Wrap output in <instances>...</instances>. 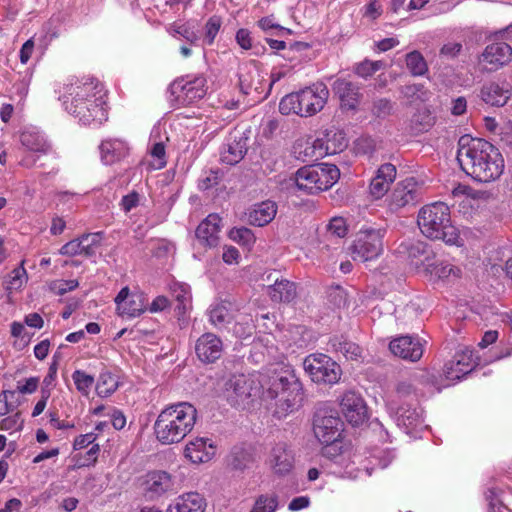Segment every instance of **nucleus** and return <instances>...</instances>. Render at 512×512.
<instances>
[{"mask_svg": "<svg viewBox=\"0 0 512 512\" xmlns=\"http://www.w3.org/2000/svg\"><path fill=\"white\" fill-rule=\"evenodd\" d=\"M476 365H480V361L478 357L474 356L473 350L468 347L458 350L453 358L444 365L443 375L449 382L447 386L461 380Z\"/></svg>", "mask_w": 512, "mask_h": 512, "instance_id": "13", "label": "nucleus"}, {"mask_svg": "<svg viewBox=\"0 0 512 512\" xmlns=\"http://www.w3.org/2000/svg\"><path fill=\"white\" fill-rule=\"evenodd\" d=\"M20 141L28 153L21 159L20 164L30 168L36 164L37 158L34 154L43 155L49 151V144L44 136L35 129H26L20 135Z\"/></svg>", "mask_w": 512, "mask_h": 512, "instance_id": "17", "label": "nucleus"}, {"mask_svg": "<svg viewBox=\"0 0 512 512\" xmlns=\"http://www.w3.org/2000/svg\"><path fill=\"white\" fill-rule=\"evenodd\" d=\"M388 409L394 414L397 426L403 429L406 434H410L424 426L422 410L418 407H412L410 404L399 406L398 401L390 400L388 402Z\"/></svg>", "mask_w": 512, "mask_h": 512, "instance_id": "15", "label": "nucleus"}, {"mask_svg": "<svg viewBox=\"0 0 512 512\" xmlns=\"http://www.w3.org/2000/svg\"><path fill=\"white\" fill-rule=\"evenodd\" d=\"M333 91L339 97L341 105L346 109H355L359 103V88L346 79H337Z\"/></svg>", "mask_w": 512, "mask_h": 512, "instance_id": "34", "label": "nucleus"}, {"mask_svg": "<svg viewBox=\"0 0 512 512\" xmlns=\"http://www.w3.org/2000/svg\"><path fill=\"white\" fill-rule=\"evenodd\" d=\"M266 464L278 476L289 474L294 467V454L290 446L279 441L271 446Z\"/></svg>", "mask_w": 512, "mask_h": 512, "instance_id": "16", "label": "nucleus"}, {"mask_svg": "<svg viewBox=\"0 0 512 512\" xmlns=\"http://www.w3.org/2000/svg\"><path fill=\"white\" fill-rule=\"evenodd\" d=\"M231 465L235 469H244L253 462L254 447L252 444L241 443L233 447L230 453Z\"/></svg>", "mask_w": 512, "mask_h": 512, "instance_id": "37", "label": "nucleus"}, {"mask_svg": "<svg viewBox=\"0 0 512 512\" xmlns=\"http://www.w3.org/2000/svg\"><path fill=\"white\" fill-rule=\"evenodd\" d=\"M261 285L266 289V293L274 302H290L296 296V287L294 283L280 278L277 271L264 273L261 275Z\"/></svg>", "mask_w": 512, "mask_h": 512, "instance_id": "14", "label": "nucleus"}, {"mask_svg": "<svg viewBox=\"0 0 512 512\" xmlns=\"http://www.w3.org/2000/svg\"><path fill=\"white\" fill-rule=\"evenodd\" d=\"M170 102L176 107L188 106L202 99L206 92V79L199 76H186L170 85Z\"/></svg>", "mask_w": 512, "mask_h": 512, "instance_id": "9", "label": "nucleus"}, {"mask_svg": "<svg viewBox=\"0 0 512 512\" xmlns=\"http://www.w3.org/2000/svg\"><path fill=\"white\" fill-rule=\"evenodd\" d=\"M406 66L413 76H422L428 71L424 57L416 50L406 55Z\"/></svg>", "mask_w": 512, "mask_h": 512, "instance_id": "40", "label": "nucleus"}, {"mask_svg": "<svg viewBox=\"0 0 512 512\" xmlns=\"http://www.w3.org/2000/svg\"><path fill=\"white\" fill-rule=\"evenodd\" d=\"M27 281V272L21 264L19 267L12 270L6 282V290L13 291L20 289Z\"/></svg>", "mask_w": 512, "mask_h": 512, "instance_id": "47", "label": "nucleus"}, {"mask_svg": "<svg viewBox=\"0 0 512 512\" xmlns=\"http://www.w3.org/2000/svg\"><path fill=\"white\" fill-rule=\"evenodd\" d=\"M339 177L340 171L337 166L323 163L298 169L294 181L299 190L307 194H315L331 188Z\"/></svg>", "mask_w": 512, "mask_h": 512, "instance_id": "7", "label": "nucleus"}, {"mask_svg": "<svg viewBox=\"0 0 512 512\" xmlns=\"http://www.w3.org/2000/svg\"><path fill=\"white\" fill-rule=\"evenodd\" d=\"M73 382L76 389L82 394L87 396L90 392L91 387L94 384V377L87 374L82 370H75L72 374Z\"/></svg>", "mask_w": 512, "mask_h": 512, "instance_id": "44", "label": "nucleus"}, {"mask_svg": "<svg viewBox=\"0 0 512 512\" xmlns=\"http://www.w3.org/2000/svg\"><path fill=\"white\" fill-rule=\"evenodd\" d=\"M322 151L324 157L327 155H334L343 151L347 147V140L342 131L330 130L327 131L322 138Z\"/></svg>", "mask_w": 512, "mask_h": 512, "instance_id": "36", "label": "nucleus"}, {"mask_svg": "<svg viewBox=\"0 0 512 512\" xmlns=\"http://www.w3.org/2000/svg\"><path fill=\"white\" fill-rule=\"evenodd\" d=\"M103 85L94 78H72L59 99L64 109L83 125H100L108 118Z\"/></svg>", "mask_w": 512, "mask_h": 512, "instance_id": "2", "label": "nucleus"}, {"mask_svg": "<svg viewBox=\"0 0 512 512\" xmlns=\"http://www.w3.org/2000/svg\"><path fill=\"white\" fill-rule=\"evenodd\" d=\"M417 380L416 375H411L409 377L401 378L395 388V397L397 400H400L402 398H406L414 394L415 392V382Z\"/></svg>", "mask_w": 512, "mask_h": 512, "instance_id": "45", "label": "nucleus"}, {"mask_svg": "<svg viewBox=\"0 0 512 512\" xmlns=\"http://www.w3.org/2000/svg\"><path fill=\"white\" fill-rule=\"evenodd\" d=\"M263 328L260 332L263 334L273 335V333L277 330L278 326L275 321V316L270 315L269 313H265L261 315Z\"/></svg>", "mask_w": 512, "mask_h": 512, "instance_id": "60", "label": "nucleus"}, {"mask_svg": "<svg viewBox=\"0 0 512 512\" xmlns=\"http://www.w3.org/2000/svg\"><path fill=\"white\" fill-rule=\"evenodd\" d=\"M303 397V384L291 365L273 363L258 374V404L273 417H287L301 406Z\"/></svg>", "mask_w": 512, "mask_h": 512, "instance_id": "1", "label": "nucleus"}, {"mask_svg": "<svg viewBox=\"0 0 512 512\" xmlns=\"http://www.w3.org/2000/svg\"><path fill=\"white\" fill-rule=\"evenodd\" d=\"M500 494L501 490L497 488H490L486 492L489 512H503V510L506 509L500 498Z\"/></svg>", "mask_w": 512, "mask_h": 512, "instance_id": "53", "label": "nucleus"}, {"mask_svg": "<svg viewBox=\"0 0 512 512\" xmlns=\"http://www.w3.org/2000/svg\"><path fill=\"white\" fill-rule=\"evenodd\" d=\"M421 233L432 240H442L447 245L462 246L464 239L451 222L450 208L444 202L423 206L417 217Z\"/></svg>", "mask_w": 512, "mask_h": 512, "instance_id": "5", "label": "nucleus"}, {"mask_svg": "<svg viewBox=\"0 0 512 512\" xmlns=\"http://www.w3.org/2000/svg\"><path fill=\"white\" fill-rule=\"evenodd\" d=\"M389 349L395 356L411 362L418 361L424 351L423 343L420 338L408 335L393 339L389 344Z\"/></svg>", "mask_w": 512, "mask_h": 512, "instance_id": "22", "label": "nucleus"}, {"mask_svg": "<svg viewBox=\"0 0 512 512\" xmlns=\"http://www.w3.org/2000/svg\"><path fill=\"white\" fill-rule=\"evenodd\" d=\"M236 42L243 50L252 48L251 32L247 29L241 28L236 33Z\"/></svg>", "mask_w": 512, "mask_h": 512, "instance_id": "63", "label": "nucleus"}, {"mask_svg": "<svg viewBox=\"0 0 512 512\" xmlns=\"http://www.w3.org/2000/svg\"><path fill=\"white\" fill-rule=\"evenodd\" d=\"M99 450H100V448H99L98 444H95V443L91 444V448L86 452L85 459H82V457H80L77 460V463H76L77 466L78 467L89 466L90 464L94 463L97 459Z\"/></svg>", "mask_w": 512, "mask_h": 512, "instance_id": "64", "label": "nucleus"}, {"mask_svg": "<svg viewBox=\"0 0 512 512\" xmlns=\"http://www.w3.org/2000/svg\"><path fill=\"white\" fill-rule=\"evenodd\" d=\"M221 217L212 213L209 214L197 227L195 235L199 243L207 248L216 247L219 244V233L221 231Z\"/></svg>", "mask_w": 512, "mask_h": 512, "instance_id": "26", "label": "nucleus"}, {"mask_svg": "<svg viewBox=\"0 0 512 512\" xmlns=\"http://www.w3.org/2000/svg\"><path fill=\"white\" fill-rule=\"evenodd\" d=\"M174 33L180 35L185 40L190 42L191 44H194L198 40V36L195 31H193L191 28H189L187 25H175L173 28Z\"/></svg>", "mask_w": 512, "mask_h": 512, "instance_id": "62", "label": "nucleus"}, {"mask_svg": "<svg viewBox=\"0 0 512 512\" xmlns=\"http://www.w3.org/2000/svg\"><path fill=\"white\" fill-rule=\"evenodd\" d=\"M206 505V500L201 494L187 492L175 498L165 512H204Z\"/></svg>", "mask_w": 512, "mask_h": 512, "instance_id": "32", "label": "nucleus"}, {"mask_svg": "<svg viewBox=\"0 0 512 512\" xmlns=\"http://www.w3.org/2000/svg\"><path fill=\"white\" fill-rule=\"evenodd\" d=\"M512 57V48L505 42H494L486 46L480 56V63L489 71H496L508 64Z\"/></svg>", "mask_w": 512, "mask_h": 512, "instance_id": "19", "label": "nucleus"}, {"mask_svg": "<svg viewBox=\"0 0 512 512\" xmlns=\"http://www.w3.org/2000/svg\"><path fill=\"white\" fill-rule=\"evenodd\" d=\"M417 273L433 283L449 282L460 277L461 269L450 261L437 258L434 255L432 258H426V262L417 266Z\"/></svg>", "mask_w": 512, "mask_h": 512, "instance_id": "12", "label": "nucleus"}, {"mask_svg": "<svg viewBox=\"0 0 512 512\" xmlns=\"http://www.w3.org/2000/svg\"><path fill=\"white\" fill-rule=\"evenodd\" d=\"M329 90L322 82H316L297 92L285 95L279 103L283 115L295 114L311 117L319 113L327 103Z\"/></svg>", "mask_w": 512, "mask_h": 512, "instance_id": "6", "label": "nucleus"}, {"mask_svg": "<svg viewBox=\"0 0 512 512\" xmlns=\"http://www.w3.org/2000/svg\"><path fill=\"white\" fill-rule=\"evenodd\" d=\"M396 178V167L391 163L382 164L375 172L369 185V193L374 199L382 198Z\"/></svg>", "mask_w": 512, "mask_h": 512, "instance_id": "27", "label": "nucleus"}, {"mask_svg": "<svg viewBox=\"0 0 512 512\" xmlns=\"http://www.w3.org/2000/svg\"><path fill=\"white\" fill-rule=\"evenodd\" d=\"M197 418V409L189 402L165 407L154 423L156 439L163 445L180 443L193 430Z\"/></svg>", "mask_w": 512, "mask_h": 512, "instance_id": "4", "label": "nucleus"}, {"mask_svg": "<svg viewBox=\"0 0 512 512\" xmlns=\"http://www.w3.org/2000/svg\"><path fill=\"white\" fill-rule=\"evenodd\" d=\"M229 238L241 245H249L254 241V233L246 227L233 228L229 231Z\"/></svg>", "mask_w": 512, "mask_h": 512, "instance_id": "50", "label": "nucleus"}, {"mask_svg": "<svg viewBox=\"0 0 512 512\" xmlns=\"http://www.w3.org/2000/svg\"><path fill=\"white\" fill-rule=\"evenodd\" d=\"M173 298L178 302L176 310L179 315L186 313L191 303L190 288L185 283H174L170 286Z\"/></svg>", "mask_w": 512, "mask_h": 512, "instance_id": "39", "label": "nucleus"}, {"mask_svg": "<svg viewBox=\"0 0 512 512\" xmlns=\"http://www.w3.org/2000/svg\"><path fill=\"white\" fill-rule=\"evenodd\" d=\"M253 383L254 381L245 375H240L235 379L233 383L234 392L241 401L252 398L254 391Z\"/></svg>", "mask_w": 512, "mask_h": 512, "instance_id": "42", "label": "nucleus"}, {"mask_svg": "<svg viewBox=\"0 0 512 512\" xmlns=\"http://www.w3.org/2000/svg\"><path fill=\"white\" fill-rule=\"evenodd\" d=\"M96 439H97V434L94 432L80 435L74 440L73 448L75 450L84 449V448L90 446L91 444H93Z\"/></svg>", "mask_w": 512, "mask_h": 512, "instance_id": "61", "label": "nucleus"}, {"mask_svg": "<svg viewBox=\"0 0 512 512\" xmlns=\"http://www.w3.org/2000/svg\"><path fill=\"white\" fill-rule=\"evenodd\" d=\"M277 204L272 200H266L258 204V227L269 224L277 214Z\"/></svg>", "mask_w": 512, "mask_h": 512, "instance_id": "43", "label": "nucleus"}, {"mask_svg": "<svg viewBox=\"0 0 512 512\" xmlns=\"http://www.w3.org/2000/svg\"><path fill=\"white\" fill-rule=\"evenodd\" d=\"M248 136L245 132H235L229 136L220 153V159L228 165L240 162L247 152Z\"/></svg>", "mask_w": 512, "mask_h": 512, "instance_id": "25", "label": "nucleus"}, {"mask_svg": "<svg viewBox=\"0 0 512 512\" xmlns=\"http://www.w3.org/2000/svg\"><path fill=\"white\" fill-rule=\"evenodd\" d=\"M119 387L117 375L105 370L98 377L96 384V392L100 397H108L112 395Z\"/></svg>", "mask_w": 512, "mask_h": 512, "instance_id": "38", "label": "nucleus"}, {"mask_svg": "<svg viewBox=\"0 0 512 512\" xmlns=\"http://www.w3.org/2000/svg\"><path fill=\"white\" fill-rule=\"evenodd\" d=\"M329 345L331 350L340 353L347 360L358 361L362 358V349L359 345L354 342L348 341L343 336L333 337Z\"/></svg>", "mask_w": 512, "mask_h": 512, "instance_id": "35", "label": "nucleus"}, {"mask_svg": "<svg viewBox=\"0 0 512 512\" xmlns=\"http://www.w3.org/2000/svg\"><path fill=\"white\" fill-rule=\"evenodd\" d=\"M39 385V378L38 377H30L27 378L24 383L21 381H18L17 383V389L15 390L16 393L21 394H32L34 393Z\"/></svg>", "mask_w": 512, "mask_h": 512, "instance_id": "59", "label": "nucleus"}, {"mask_svg": "<svg viewBox=\"0 0 512 512\" xmlns=\"http://www.w3.org/2000/svg\"><path fill=\"white\" fill-rule=\"evenodd\" d=\"M216 453L213 441L207 437H196L188 441L184 448V456L191 463L200 464L210 461Z\"/></svg>", "mask_w": 512, "mask_h": 512, "instance_id": "24", "label": "nucleus"}, {"mask_svg": "<svg viewBox=\"0 0 512 512\" xmlns=\"http://www.w3.org/2000/svg\"><path fill=\"white\" fill-rule=\"evenodd\" d=\"M150 155L155 159L152 165L154 169H162L166 166V150L162 141H155L150 148Z\"/></svg>", "mask_w": 512, "mask_h": 512, "instance_id": "51", "label": "nucleus"}, {"mask_svg": "<svg viewBox=\"0 0 512 512\" xmlns=\"http://www.w3.org/2000/svg\"><path fill=\"white\" fill-rule=\"evenodd\" d=\"M118 314L121 317L135 318L145 311V299L139 293H130L128 287L120 290L115 298Z\"/></svg>", "mask_w": 512, "mask_h": 512, "instance_id": "21", "label": "nucleus"}, {"mask_svg": "<svg viewBox=\"0 0 512 512\" xmlns=\"http://www.w3.org/2000/svg\"><path fill=\"white\" fill-rule=\"evenodd\" d=\"M512 96V87L507 81L485 83L480 90L481 100L492 107H503Z\"/></svg>", "mask_w": 512, "mask_h": 512, "instance_id": "23", "label": "nucleus"}, {"mask_svg": "<svg viewBox=\"0 0 512 512\" xmlns=\"http://www.w3.org/2000/svg\"><path fill=\"white\" fill-rule=\"evenodd\" d=\"M195 351L202 362L212 363L220 358L223 344L215 334L205 333L197 340Z\"/></svg>", "mask_w": 512, "mask_h": 512, "instance_id": "30", "label": "nucleus"}, {"mask_svg": "<svg viewBox=\"0 0 512 512\" xmlns=\"http://www.w3.org/2000/svg\"><path fill=\"white\" fill-rule=\"evenodd\" d=\"M340 407L346 420L353 426H359L367 419L366 404L361 395L354 391L343 394Z\"/></svg>", "mask_w": 512, "mask_h": 512, "instance_id": "18", "label": "nucleus"}, {"mask_svg": "<svg viewBox=\"0 0 512 512\" xmlns=\"http://www.w3.org/2000/svg\"><path fill=\"white\" fill-rule=\"evenodd\" d=\"M393 109V105L390 100L386 98H381L373 103L372 112L375 116L379 118H384L391 114Z\"/></svg>", "mask_w": 512, "mask_h": 512, "instance_id": "57", "label": "nucleus"}, {"mask_svg": "<svg viewBox=\"0 0 512 512\" xmlns=\"http://www.w3.org/2000/svg\"><path fill=\"white\" fill-rule=\"evenodd\" d=\"M407 253L411 259H419V263L416 262V267L422 262H426V258H432L434 256V253L430 250L428 244L422 241L412 242L407 247Z\"/></svg>", "mask_w": 512, "mask_h": 512, "instance_id": "41", "label": "nucleus"}, {"mask_svg": "<svg viewBox=\"0 0 512 512\" xmlns=\"http://www.w3.org/2000/svg\"><path fill=\"white\" fill-rule=\"evenodd\" d=\"M19 405L16 391L3 390L0 393V416H4Z\"/></svg>", "mask_w": 512, "mask_h": 512, "instance_id": "49", "label": "nucleus"}, {"mask_svg": "<svg viewBox=\"0 0 512 512\" xmlns=\"http://www.w3.org/2000/svg\"><path fill=\"white\" fill-rule=\"evenodd\" d=\"M101 161L105 165L120 162L129 154L128 144L119 138H108L99 145Z\"/></svg>", "mask_w": 512, "mask_h": 512, "instance_id": "31", "label": "nucleus"}, {"mask_svg": "<svg viewBox=\"0 0 512 512\" xmlns=\"http://www.w3.org/2000/svg\"><path fill=\"white\" fill-rule=\"evenodd\" d=\"M100 241V233L83 234L82 236L65 243L59 249V254L69 257L78 255L91 257L95 254L96 248L100 245Z\"/></svg>", "mask_w": 512, "mask_h": 512, "instance_id": "20", "label": "nucleus"}, {"mask_svg": "<svg viewBox=\"0 0 512 512\" xmlns=\"http://www.w3.org/2000/svg\"><path fill=\"white\" fill-rule=\"evenodd\" d=\"M208 314L210 322L216 327L223 325L229 319V311L222 303L212 304Z\"/></svg>", "mask_w": 512, "mask_h": 512, "instance_id": "46", "label": "nucleus"}, {"mask_svg": "<svg viewBox=\"0 0 512 512\" xmlns=\"http://www.w3.org/2000/svg\"><path fill=\"white\" fill-rule=\"evenodd\" d=\"M343 426V421L335 411L318 410L315 413L313 420L314 435L319 442L326 446L340 440Z\"/></svg>", "mask_w": 512, "mask_h": 512, "instance_id": "11", "label": "nucleus"}, {"mask_svg": "<svg viewBox=\"0 0 512 512\" xmlns=\"http://www.w3.org/2000/svg\"><path fill=\"white\" fill-rule=\"evenodd\" d=\"M222 25V20L219 16H211L204 26L205 36H204V42L207 45H212L220 28Z\"/></svg>", "mask_w": 512, "mask_h": 512, "instance_id": "48", "label": "nucleus"}, {"mask_svg": "<svg viewBox=\"0 0 512 512\" xmlns=\"http://www.w3.org/2000/svg\"><path fill=\"white\" fill-rule=\"evenodd\" d=\"M327 231L338 238L345 237L348 231L345 219L338 216L333 217L327 225Z\"/></svg>", "mask_w": 512, "mask_h": 512, "instance_id": "54", "label": "nucleus"}, {"mask_svg": "<svg viewBox=\"0 0 512 512\" xmlns=\"http://www.w3.org/2000/svg\"><path fill=\"white\" fill-rule=\"evenodd\" d=\"M293 155L302 162H313L324 157L322 142L317 139H299L293 145Z\"/></svg>", "mask_w": 512, "mask_h": 512, "instance_id": "33", "label": "nucleus"}, {"mask_svg": "<svg viewBox=\"0 0 512 512\" xmlns=\"http://www.w3.org/2000/svg\"><path fill=\"white\" fill-rule=\"evenodd\" d=\"M278 506L275 495L258 497V512H275Z\"/></svg>", "mask_w": 512, "mask_h": 512, "instance_id": "58", "label": "nucleus"}, {"mask_svg": "<svg viewBox=\"0 0 512 512\" xmlns=\"http://www.w3.org/2000/svg\"><path fill=\"white\" fill-rule=\"evenodd\" d=\"M384 233L382 229L362 227L351 246L353 259L361 262L376 259L383 250Z\"/></svg>", "mask_w": 512, "mask_h": 512, "instance_id": "10", "label": "nucleus"}, {"mask_svg": "<svg viewBox=\"0 0 512 512\" xmlns=\"http://www.w3.org/2000/svg\"><path fill=\"white\" fill-rule=\"evenodd\" d=\"M303 369L316 384L334 385L342 376L340 365L330 356L322 353L306 356L303 360Z\"/></svg>", "mask_w": 512, "mask_h": 512, "instance_id": "8", "label": "nucleus"}, {"mask_svg": "<svg viewBox=\"0 0 512 512\" xmlns=\"http://www.w3.org/2000/svg\"><path fill=\"white\" fill-rule=\"evenodd\" d=\"M23 427V419L20 412L8 416L1 420L0 430L3 431H19Z\"/></svg>", "mask_w": 512, "mask_h": 512, "instance_id": "55", "label": "nucleus"}, {"mask_svg": "<svg viewBox=\"0 0 512 512\" xmlns=\"http://www.w3.org/2000/svg\"><path fill=\"white\" fill-rule=\"evenodd\" d=\"M419 187L414 178H407L406 180L397 184L394 189L391 200V209H399L406 205L414 204L419 198Z\"/></svg>", "mask_w": 512, "mask_h": 512, "instance_id": "28", "label": "nucleus"}, {"mask_svg": "<svg viewBox=\"0 0 512 512\" xmlns=\"http://www.w3.org/2000/svg\"><path fill=\"white\" fill-rule=\"evenodd\" d=\"M381 67V61L364 60L355 66L354 71L358 76L362 78H368L377 72Z\"/></svg>", "mask_w": 512, "mask_h": 512, "instance_id": "52", "label": "nucleus"}, {"mask_svg": "<svg viewBox=\"0 0 512 512\" xmlns=\"http://www.w3.org/2000/svg\"><path fill=\"white\" fill-rule=\"evenodd\" d=\"M79 286L78 280H56L51 284V290L57 295H64L75 290Z\"/></svg>", "mask_w": 512, "mask_h": 512, "instance_id": "56", "label": "nucleus"}, {"mask_svg": "<svg viewBox=\"0 0 512 512\" xmlns=\"http://www.w3.org/2000/svg\"><path fill=\"white\" fill-rule=\"evenodd\" d=\"M457 161L462 170L479 182L498 179L504 171V159L490 142L462 136L458 142Z\"/></svg>", "mask_w": 512, "mask_h": 512, "instance_id": "3", "label": "nucleus"}, {"mask_svg": "<svg viewBox=\"0 0 512 512\" xmlns=\"http://www.w3.org/2000/svg\"><path fill=\"white\" fill-rule=\"evenodd\" d=\"M145 492L149 498L155 499L174 490L175 481L166 471H154L147 475Z\"/></svg>", "mask_w": 512, "mask_h": 512, "instance_id": "29", "label": "nucleus"}]
</instances>
